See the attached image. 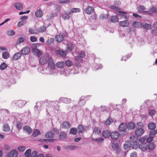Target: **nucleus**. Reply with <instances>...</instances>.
<instances>
[{
    "instance_id": "4c0bfd02",
    "label": "nucleus",
    "mask_w": 157,
    "mask_h": 157,
    "mask_svg": "<svg viewBox=\"0 0 157 157\" xmlns=\"http://www.w3.org/2000/svg\"><path fill=\"white\" fill-rule=\"evenodd\" d=\"M132 145V144L129 142L126 143L124 146V147L125 150H127L128 148H130Z\"/></svg>"
},
{
    "instance_id": "9b49d317",
    "label": "nucleus",
    "mask_w": 157,
    "mask_h": 157,
    "mask_svg": "<svg viewBox=\"0 0 157 157\" xmlns=\"http://www.w3.org/2000/svg\"><path fill=\"white\" fill-rule=\"evenodd\" d=\"M120 14H117V15L121 17L122 18H124L126 19L128 18L129 16L128 15H126L127 13L126 12L122 11H119Z\"/></svg>"
},
{
    "instance_id": "a211bd4d",
    "label": "nucleus",
    "mask_w": 157,
    "mask_h": 157,
    "mask_svg": "<svg viewBox=\"0 0 157 157\" xmlns=\"http://www.w3.org/2000/svg\"><path fill=\"white\" fill-rule=\"evenodd\" d=\"M32 52L38 57H40L42 54V52L36 48H33L32 50Z\"/></svg>"
},
{
    "instance_id": "f3484780",
    "label": "nucleus",
    "mask_w": 157,
    "mask_h": 157,
    "mask_svg": "<svg viewBox=\"0 0 157 157\" xmlns=\"http://www.w3.org/2000/svg\"><path fill=\"white\" fill-rule=\"evenodd\" d=\"M78 56L75 57V59L78 60L80 59V58H83L85 56V53L83 51H81L78 52Z\"/></svg>"
},
{
    "instance_id": "c85d7f7f",
    "label": "nucleus",
    "mask_w": 157,
    "mask_h": 157,
    "mask_svg": "<svg viewBox=\"0 0 157 157\" xmlns=\"http://www.w3.org/2000/svg\"><path fill=\"white\" fill-rule=\"evenodd\" d=\"M148 127L150 130H154L156 127V124L153 122L150 123L148 125Z\"/></svg>"
},
{
    "instance_id": "20e7f679",
    "label": "nucleus",
    "mask_w": 157,
    "mask_h": 157,
    "mask_svg": "<svg viewBox=\"0 0 157 157\" xmlns=\"http://www.w3.org/2000/svg\"><path fill=\"white\" fill-rule=\"evenodd\" d=\"M52 58L48 56L45 57L43 56L41 57L39 59V63L41 65H43L46 64L48 62L49 64V60Z\"/></svg>"
},
{
    "instance_id": "0eeeda50",
    "label": "nucleus",
    "mask_w": 157,
    "mask_h": 157,
    "mask_svg": "<svg viewBox=\"0 0 157 157\" xmlns=\"http://www.w3.org/2000/svg\"><path fill=\"white\" fill-rule=\"evenodd\" d=\"M71 100L70 98L61 97L59 98L58 102L59 103L63 102L66 104H69L71 102Z\"/></svg>"
},
{
    "instance_id": "412c9836",
    "label": "nucleus",
    "mask_w": 157,
    "mask_h": 157,
    "mask_svg": "<svg viewBox=\"0 0 157 157\" xmlns=\"http://www.w3.org/2000/svg\"><path fill=\"white\" fill-rule=\"evenodd\" d=\"M147 144L146 143H141L139 145V147L143 151H145L147 150Z\"/></svg>"
},
{
    "instance_id": "423d86ee",
    "label": "nucleus",
    "mask_w": 157,
    "mask_h": 157,
    "mask_svg": "<svg viewBox=\"0 0 157 157\" xmlns=\"http://www.w3.org/2000/svg\"><path fill=\"white\" fill-rule=\"evenodd\" d=\"M12 104H15L18 106L19 108H21L26 103V102L24 100L14 101L12 102Z\"/></svg>"
},
{
    "instance_id": "4468645a",
    "label": "nucleus",
    "mask_w": 157,
    "mask_h": 157,
    "mask_svg": "<svg viewBox=\"0 0 157 157\" xmlns=\"http://www.w3.org/2000/svg\"><path fill=\"white\" fill-rule=\"evenodd\" d=\"M112 139L113 140L117 139L119 136V134L118 132H114L110 133V136Z\"/></svg>"
},
{
    "instance_id": "ea45409f",
    "label": "nucleus",
    "mask_w": 157,
    "mask_h": 157,
    "mask_svg": "<svg viewBox=\"0 0 157 157\" xmlns=\"http://www.w3.org/2000/svg\"><path fill=\"white\" fill-rule=\"evenodd\" d=\"M80 11V10L79 8H73L71 9V11L69 12V13L71 14L72 13L79 12Z\"/></svg>"
},
{
    "instance_id": "c9c22d12",
    "label": "nucleus",
    "mask_w": 157,
    "mask_h": 157,
    "mask_svg": "<svg viewBox=\"0 0 157 157\" xmlns=\"http://www.w3.org/2000/svg\"><path fill=\"white\" fill-rule=\"evenodd\" d=\"M65 63L63 62L59 61L56 64V66L59 68H61L64 66Z\"/></svg>"
},
{
    "instance_id": "bf43d9fd",
    "label": "nucleus",
    "mask_w": 157,
    "mask_h": 157,
    "mask_svg": "<svg viewBox=\"0 0 157 157\" xmlns=\"http://www.w3.org/2000/svg\"><path fill=\"white\" fill-rule=\"evenodd\" d=\"M7 66L6 64L4 63H3L0 65V69L1 70H4L7 67Z\"/></svg>"
},
{
    "instance_id": "f8f14e48",
    "label": "nucleus",
    "mask_w": 157,
    "mask_h": 157,
    "mask_svg": "<svg viewBox=\"0 0 157 157\" xmlns=\"http://www.w3.org/2000/svg\"><path fill=\"white\" fill-rule=\"evenodd\" d=\"M128 128V126L126 123H122L119 127L118 129L120 131H124Z\"/></svg>"
},
{
    "instance_id": "58836bf2",
    "label": "nucleus",
    "mask_w": 157,
    "mask_h": 157,
    "mask_svg": "<svg viewBox=\"0 0 157 157\" xmlns=\"http://www.w3.org/2000/svg\"><path fill=\"white\" fill-rule=\"evenodd\" d=\"M10 56V54L7 52H4L2 54V57L5 59H8Z\"/></svg>"
},
{
    "instance_id": "cd10ccee",
    "label": "nucleus",
    "mask_w": 157,
    "mask_h": 157,
    "mask_svg": "<svg viewBox=\"0 0 157 157\" xmlns=\"http://www.w3.org/2000/svg\"><path fill=\"white\" fill-rule=\"evenodd\" d=\"M64 36L62 35H57L56 37V40L58 42H60L63 40Z\"/></svg>"
},
{
    "instance_id": "473e14b6",
    "label": "nucleus",
    "mask_w": 157,
    "mask_h": 157,
    "mask_svg": "<svg viewBox=\"0 0 157 157\" xmlns=\"http://www.w3.org/2000/svg\"><path fill=\"white\" fill-rule=\"evenodd\" d=\"M92 140L94 142H97L98 143H99L101 142H102L104 140L103 138H98L96 139L92 138Z\"/></svg>"
},
{
    "instance_id": "6ab92c4d",
    "label": "nucleus",
    "mask_w": 157,
    "mask_h": 157,
    "mask_svg": "<svg viewBox=\"0 0 157 157\" xmlns=\"http://www.w3.org/2000/svg\"><path fill=\"white\" fill-rule=\"evenodd\" d=\"M102 135L105 138H109L110 136V132L108 130H105L102 132Z\"/></svg>"
},
{
    "instance_id": "c03bdc74",
    "label": "nucleus",
    "mask_w": 157,
    "mask_h": 157,
    "mask_svg": "<svg viewBox=\"0 0 157 157\" xmlns=\"http://www.w3.org/2000/svg\"><path fill=\"white\" fill-rule=\"evenodd\" d=\"M3 131L4 132H7L10 131V128L8 124H4L3 126Z\"/></svg>"
},
{
    "instance_id": "de8ad7c7",
    "label": "nucleus",
    "mask_w": 157,
    "mask_h": 157,
    "mask_svg": "<svg viewBox=\"0 0 157 157\" xmlns=\"http://www.w3.org/2000/svg\"><path fill=\"white\" fill-rule=\"evenodd\" d=\"M78 105L80 106H82L84 105L85 104V101L81 99V97L80 98L79 101L78 103Z\"/></svg>"
},
{
    "instance_id": "bb28decb",
    "label": "nucleus",
    "mask_w": 157,
    "mask_h": 157,
    "mask_svg": "<svg viewBox=\"0 0 157 157\" xmlns=\"http://www.w3.org/2000/svg\"><path fill=\"white\" fill-rule=\"evenodd\" d=\"M22 56L21 52H18L16 53L13 56V59L17 60L19 59Z\"/></svg>"
},
{
    "instance_id": "4be33fe9",
    "label": "nucleus",
    "mask_w": 157,
    "mask_h": 157,
    "mask_svg": "<svg viewBox=\"0 0 157 157\" xmlns=\"http://www.w3.org/2000/svg\"><path fill=\"white\" fill-rule=\"evenodd\" d=\"M43 15V12L41 10H38L35 12V16L37 18H40Z\"/></svg>"
},
{
    "instance_id": "f03ea898",
    "label": "nucleus",
    "mask_w": 157,
    "mask_h": 157,
    "mask_svg": "<svg viewBox=\"0 0 157 157\" xmlns=\"http://www.w3.org/2000/svg\"><path fill=\"white\" fill-rule=\"evenodd\" d=\"M56 72L55 64L52 59H50L49 60V64L47 68H43L41 73L44 74H52Z\"/></svg>"
},
{
    "instance_id": "49530a36",
    "label": "nucleus",
    "mask_w": 157,
    "mask_h": 157,
    "mask_svg": "<svg viewBox=\"0 0 157 157\" xmlns=\"http://www.w3.org/2000/svg\"><path fill=\"white\" fill-rule=\"evenodd\" d=\"M65 64L68 67H70L72 66L73 64L72 62L69 59L65 61Z\"/></svg>"
},
{
    "instance_id": "69168bd1",
    "label": "nucleus",
    "mask_w": 157,
    "mask_h": 157,
    "mask_svg": "<svg viewBox=\"0 0 157 157\" xmlns=\"http://www.w3.org/2000/svg\"><path fill=\"white\" fill-rule=\"evenodd\" d=\"M25 40V39L24 38L20 37L18 39L17 43L18 44L24 42Z\"/></svg>"
},
{
    "instance_id": "13d9d810",
    "label": "nucleus",
    "mask_w": 157,
    "mask_h": 157,
    "mask_svg": "<svg viewBox=\"0 0 157 157\" xmlns=\"http://www.w3.org/2000/svg\"><path fill=\"white\" fill-rule=\"evenodd\" d=\"M74 48V46L71 43H70L68 44L67 45V49L70 51H71Z\"/></svg>"
},
{
    "instance_id": "6e6d98bb",
    "label": "nucleus",
    "mask_w": 157,
    "mask_h": 157,
    "mask_svg": "<svg viewBox=\"0 0 157 157\" xmlns=\"http://www.w3.org/2000/svg\"><path fill=\"white\" fill-rule=\"evenodd\" d=\"M91 97V95H87L85 96H82L81 97V99H83L85 101H87L90 99Z\"/></svg>"
},
{
    "instance_id": "864d4df0",
    "label": "nucleus",
    "mask_w": 157,
    "mask_h": 157,
    "mask_svg": "<svg viewBox=\"0 0 157 157\" xmlns=\"http://www.w3.org/2000/svg\"><path fill=\"white\" fill-rule=\"evenodd\" d=\"M46 29L44 26H43L39 28L38 29V31L40 33H43L45 31Z\"/></svg>"
},
{
    "instance_id": "393cba45",
    "label": "nucleus",
    "mask_w": 157,
    "mask_h": 157,
    "mask_svg": "<svg viewBox=\"0 0 157 157\" xmlns=\"http://www.w3.org/2000/svg\"><path fill=\"white\" fill-rule=\"evenodd\" d=\"M71 127L70 123L67 121H66L63 122L62 124L61 127L62 128H69Z\"/></svg>"
},
{
    "instance_id": "c756f323",
    "label": "nucleus",
    "mask_w": 157,
    "mask_h": 157,
    "mask_svg": "<svg viewBox=\"0 0 157 157\" xmlns=\"http://www.w3.org/2000/svg\"><path fill=\"white\" fill-rule=\"evenodd\" d=\"M118 18L116 16H113L110 17L109 20L112 22L115 23L118 21Z\"/></svg>"
},
{
    "instance_id": "7ed1b4c3",
    "label": "nucleus",
    "mask_w": 157,
    "mask_h": 157,
    "mask_svg": "<svg viewBox=\"0 0 157 157\" xmlns=\"http://www.w3.org/2000/svg\"><path fill=\"white\" fill-rule=\"evenodd\" d=\"M2 82V85L6 87L10 86L15 83V81L13 77H7L6 79H3Z\"/></svg>"
},
{
    "instance_id": "0e129e2a",
    "label": "nucleus",
    "mask_w": 157,
    "mask_h": 157,
    "mask_svg": "<svg viewBox=\"0 0 157 157\" xmlns=\"http://www.w3.org/2000/svg\"><path fill=\"white\" fill-rule=\"evenodd\" d=\"M146 137H147L146 141L148 143L151 142L153 139V136H150L147 137V136H146Z\"/></svg>"
},
{
    "instance_id": "4d7b16f0",
    "label": "nucleus",
    "mask_w": 157,
    "mask_h": 157,
    "mask_svg": "<svg viewBox=\"0 0 157 157\" xmlns=\"http://www.w3.org/2000/svg\"><path fill=\"white\" fill-rule=\"evenodd\" d=\"M31 153V150L29 149L27 150L25 153V155L26 157H29Z\"/></svg>"
},
{
    "instance_id": "1a4fd4ad",
    "label": "nucleus",
    "mask_w": 157,
    "mask_h": 157,
    "mask_svg": "<svg viewBox=\"0 0 157 157\" xmlns=\"http://www.w3.org/2000/svg\"><path fill=\"white\" fill-rule=\"evenodd\" d=\"M14 7L18 10H21L23 9V5L20 2H16L13 4Z\"/></svg>"
},
{
    "instance_id": "2eb2a0df",
    "label": "nucleus",
    "mask_w": 157,
    "mask_h": 157,
    "mask_svg": "<svg viewBox=\"0 0 157 157\" xmlns=\"http://www.w3.org/2000/svg\"><path fill=\"white\" fill-rule=\"evenodd\" d=\"M30 52V48L27 47H25L23 48L21 50V54L23 55H27Z\"/></svg>"
},
{
    "instance_id": "b1692460",
    "label": "nucleus",
    "mask_w": 157,
    "mask_h": 157,
    "mask_svg": "<svg viewBox=\"0 0 157 157\" xmlns=\"http://www.w3.org/2000/svg\"><path fill=\"white\" fill-rule=\"evenodd\" d=\"M129 24V22L127 20L121 21L119 22L120 25L123 27H127L128 26Z\"/></svg>"
},
{
    "instance_id": "dca6fc26",
    "label": "nucleus",
    "mask_w": 157,
    "mask_h": 157,
    "mask_svg": "<svg viewBox=\"0 0 157 157\" xmlns=\"http://www.w3.org/2000/svg\"><path fill=\"white\" fill-rule=\"evenodd\" d=\"M141 124V123H137V124L136 125L134 124V123L132 122H130L128 123V129H133L135 127H136V128H137V126L139 124Z\"/></svg>"
},
{
    "instance_id": "a18cd8bd",
    "label": "nucleus",
    "mask_w": 157,
    "mask_h": 157,
    "mask_svg": "<svg viewBox=\"0 0 157 157\" xmlns=\"http://www.w3.org/2000/svg\"><path fill=\"white\" fill-rule=\"evenodd\" d=\"M77 132V129L75 128H71L70 130V133L73 135H76Z\"/></svg>"
},
{
    "instance_id": "774afa93",
    "label": "nucleus",
    "mask_w": 157,
    "mask_h": 157,
    "mask_svg": "<svg viewBox=\"0 0 157 157\" xmlns=\"http://www.w3.org/2000/svg\"><path fill=\"white\" fill-rule=\"evenodd\" d=\"M37 152L36 151H34L32 152L31 155V157H37Z\"/></svg>"
},
{
    "instance_id": "e433bc0d",
    "label": "nucleus",
    "mask_w": 157,
    "mask_h": 157,
    "mask_svg": "<svg viewBox=\"0 0 157 157\" xmlns=\"http://www.w3.org/2000/svg\"><path fill=\"white\" fill-rule=\"evenodd\" d=\"M101 130L99 128L97 127H95L93 129V133L98 134L101 133Z\"/></svg>"
},
{
    "instance_id": "79ce46f5",
    "label": "nucleus",
    "mask_w": 157,
    "mask_h": 157,
    "mask_svg": "<svg viewBox=\"0 0 157 157\" xmlns=\"http://www.w3.org/2000/svg\"><path fill=\"white\" fill-rule=\"evenodd\" d=\"M57 54L63 57H65L66 56L65 52L62 50H59L57 52Z\"/></svg>"
},
{
    "instance_id": "a878e982",
    "label": "nucleus",
    "mask_w": 157,
    "mask_h": 157,
    "mask_svg": "<svg viewBox=\"0 0 157 157\" xmlns=\"http://www.w3.org/2000/svg\"><path fill=\"white\" fill-rule=\"evenodd\" d=\"M54 136V133L52 132H48L46 134V137L50 140L52 139Z\"/></svg>"
},
{
    "instance_id": "e2e57ef3",
    "label": "nucleus",
    "mask_w": 157,
    "mask_h": 157,
    "mask_svg": "<svg viewBox=\"0 0 157 157\" xmlns=\"http://www.w3.org/2000/svg\"><path fill=\"white\" fill-rule=\"evenodd\" d=\"M70 2V0H64L63 1H62L61 0H60L59 1V3L61 4H68Z\"/></svg>"
},
{
    "instance_id": "603ef678",
    "label": "nucleus",
    "mask_w": 157,
    "mask_h": 157,
    "mask_svg": "<svg viewBox=\"0 0 157 157\" xmlns=\"http://www.w3.org/2000/svg\"><path fill=\"white\" fill-rule=\"evenodd\" d=\"M146 9L145 7L143 5L140 6L138 7V10L139 12H144V10Z\"/></svg>"
},
{
    "instance_id": "72a5a7b5",
    "label": "nucleus",
    "mask_w": 157,
    "mask_h": 157,
    "mask_svg": "<svg viewBox=\"0 0 157 157\" xmlns=\"http://www.w3.org/2000/svg\"><path fill=\"white\" fill-rule=\"evenodd\" d=\"M155 146L154 144L152 143H150L147 144V149L150 150H152L155 148Z\"/></svg>"
},
{
    "instance_id": "5701e85b",
    "label": "nucleus",
    "mask_w": 157,
    "mask_h": 157,
    "mask_svg": "<svg viewBox=\"0 0 157 157\" xmlns=\"http://www.w3.org/2000/svg\"><path fill=\"white\" fill-rule=\"evenodd\" d=\"M70 15L71 14H69V12L67 13L65 12L62 15V18L64 20H68L70 17Z\"/></svg>"
},
{
    "instance_id": "2f4dec72",
    "label": "nucleus",
    "mask_w": 157,
    "mask_h": 157,
    "mask_svg": "<svg viewBox=\"0 0 157 157\" xmlns=\"http://www.w3.org/2000/svg\"><path fill=\"white\" fill-rule=\"evenodd\" d=\"M153 27L155 29L152 31L154 36H157V21L153 24Z\"/></svg>"
},
{
    "instance_id": "f704fd0d",
    "label": "nucleus",
    "mask_w": 157,
    "mask_h": 157,
    "mask_svg": "<svg viewBox=\"0 0 157 157\" xmlns=\"http://www.w3.org/2000/svg\"><path fill=\"white\" fill-rule=\"evenodd\" d=\"M77 129L79 133H82L85 130V128L83 125L82 124L79 125Z\"/></svg>"
},
{
    "instance_id": "9d476101",
    "label": "nucleus",
    "mask_w": 157,
    "mask_h": 157,
    "mask_svg": "<svg viewBox=\"0 0 157 157\" xmlns=\"http://www.w3.org/2000/svg\"><path fill=\"white\" fill-rule=\"evenodd\" d=\"M84 11L86 13L90 14L94 12V9L91 6H88L85 9Z\"/></svg>"
},
{
    "instance_id": "680f3d73",
    "label": "nucleus",
    "mask_w": 157,
    "mask_h": 157,
    "mask_svg": "<svg viewBox=\"0 0 157 157\" xmlns=\"http://www.w3.org/2000/svg\"><path fill=\"white\" fill-rule=\"evenodd\" d=\"M25 149L26 148L24 146H19L17 147L18 150L20 151H23L25 150Z\"/></svg>"
},
{
    "instance_id": "6e6552de",
    "label": "nucleus",
    "mask_w": 157,
    "mask_h": 157,
    "mask_svg": "<svg viewBox=\"0 0 157 157\" xmlns=\"http://www.w3.org/2000/svg\"><path fill=\"white\" fill-rule=\"evenodd\" d=\"M18 154L14 150H12L7 155L6 157H17Z\"/></svg>"
},
{
    "instance_id": "37998d69",
    "label": "nucleus",
    "mask_w": 157,
    "mask_h": 157,
    "mask_svg": "<svg viewBox=\"0 0 157 157\" xmlns=\"http://www.w3.org/2000/svg\"><path fill=\"white\" fill-rule=\"evenodd\" d=\"M16 125L17 128L18 130H20L23 126V124L19 121H17L16 123Z\"/></svg>"
},
{
    "instance_id": "3c124183",
    "label": "nucleus",
    "mask_w": 157,
    "mask_h": 157,
    "mask_svg": "<svg viewBox=\"0 0 157 157\" xmlns=\"http://www.w3.org/2000/svg\"><path fill=\"white\" fill-rule=\"evenodd\" d=\"M66 136V134L63 132L61 133L59 136V138L61 139H64Z\"/></svg>"
},
{
    "instance_id": "052dcab7",
    "label": "nucleus",
    "mask_w": 157,
    "mask_h": 157,
    "mask_svg": "<svg viewBox=\"0 0 157 157\" xmlns=\"http://www.w3.org/2000/svg\"><path fill=\"white\" fill-rule=\"evenodd\" d=\"M131 55L132 54H128V55H126V56H125L122 57V58L121 59V61H126L127 59L128 58H129L130 57Z\"/></svg>"
},
{
    "instance_id": "f257e3e1",
    "label": "nucleus",
    "mask_w": 157,
    "mask_h": 157,
    "mask_svg": "<svg viewBox=\"0 0 157 157\" xmlns=\"http://www.w3.org/2000/svg\"><path fill=\"white\" fill-rule=\"evenodd\" d=\"M58 102L57 101H49L47 100L45 101H41L40 102H38L36 103V105L35 106L34 109L35 110L40 109L43 106L46 105L47 106L46 111L48 114H49L50 113H52L53 112H56L58 111L59 109V106L58 105H55L54 104H56Z\"/></svg>"
},
{
    "instance_id": "8fccbe9b",
    "label": "nucleus",
    "mask_w": 157,
    "mask_h": 157,
    "mask_svg": "<svg viewBox=\"0 0 157 157\" xmlns=\"http://www.w3.org/2000/svg\"><path fill=\"white\" fill-rule=\"evenodd\" d=\"M55 39L54 38H50L48 39L46 41V43L48 45H50L52 44L54 41Z\"/></svg>"
},
{
    "instance_id": "5fc2aeb1",
    "label": "nucleus",
    "mask_w": 157,
    "mask_h": 157,
    "mask_svg": "<svg viewBox=\"0 0 157 157\" xmlns=\"http://www.w3.org/2000/svg\"><path fill=\"white\" fill-rule=\"evenodd\" d=\"M132 147L134 149H136L138 147V143L137 141L136 140L135 141L132 143Z\"/></svg>"
},
{
    "instance_id": "aec40b11",
    "label": "nucleus",
    "mask_w": 157,
    "mask_h": 157,
    "mask_svg": "<svg viewBox=\"0 0 157 157\" xmlns=\"http://www.w3.org/2000/svg\"><path fill=\"white\" fill-rule=\"evenodd\" d=\"M24 131L26 132L27 133L30 134L32 133V129L28 126H25L23 128Z\"/></svg>"
},
{
    "instance_id": "a19ab883",
    "label": "nucleus",
    "mask_w": 157,
    "mask_h": 157,
    "mask_svg": "<svg viewBox=\"0 0 157 157\" xmlns=\"http://www.w3.org/2000/svg\"><path fill=\"white\" fill-rule=\"evenodd\" d=\"M40 133V130L38 129L35 130L32 134V135L34 137H36Z\"/></svg>"
},
{
    "instance_id": "7c9ffc66",
    "label": "nucleus",
    "mask_w": 157,
    "mask_h": 157,
    "mask_svg": "<svg viewBox=\"0 0 157 157\" xmlns=\"http://www.w3.org/2000/svg\"><path fill=\"white\" fill-rule=\"evenodd\" d=\"M70 73L69 70H65L64 68L62 69L60 71V74L65 76L68 75H69Z\"/></svg>"
},
{
    "instance_id": "09e8293b",
    "label": "nucleus",
    "mask_w": 157,
    "mask_h": 157,
    "mask_svg": "<svg viewBox=\"0 0 157 157\" xmlns=\"http://www.w3.org/2000/svg\"><path fill=\"white\" fill-rule=\"evenodd\" d=\"M112 121V119L111 118H109L105 121L104 123L106 125H109Z\"/></svg>"
},
{
    "instance_id": "39448f33",
    "label": "nucleus",
    "mask_w": 157,
    "mask_h": 157,
    "mask_svg": "<svg viewBox=\"0 0 157 157\" xmlns=\"http://www.w3.org/2000/svg\"><path fill=\"white\" fill-rule=\"evenodd\" d=\"M142 124H139L137 126V128H138L136 131L135 133L137 136H142L144 132V129L141 128Z\"/></svg>"
},
{
    "instance_id": "338daca9",
    "label": "nucleus",
    "mask_w": 157,
    "mask_h": 157,
    "mask_svg": "<svg viewBox=\"0 0 157 157\" xmlns=\"http://www.w3.org/2000/svg\"><path fill=\"white\" fill-rule=\"evenodd\" d=\"M143 27L145 29H148L151 27V26L150 25L145 23L143 25Z\"/></svg>"
},
{
    "instance_id": "ddd939ff",
    "label": "nucleus",
    "mask_w": 157,
    "mask_h": 157,
    "mask_svg": "<svg viewBox=\"0 0 157 157\" xmlns=\"http://www.w3.org/2000/svg\"><path fill=\"white\" fill-rule=\"evenodd\" d=\"M77 61L78 60H77L75 62L74 64V67H77V68H78V69L77 71L74 72V74H78L80 70V68L81 67L80 63Z\"/></svg>"
}]
</instances>
